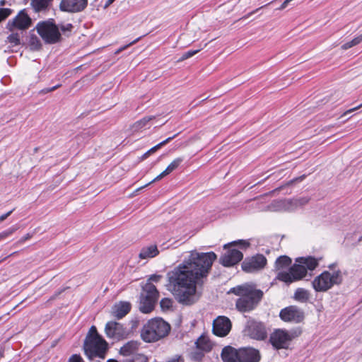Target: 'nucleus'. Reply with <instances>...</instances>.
<instances>
[{"instance_id": "1", "label": "nucleus", "mask_w": 362, "mask_h": 362, "mask_svg": "<svg viewBox=\"0 0 362 362\" xmlns=\"http://www.w3.org/2000/svg\"><path fill=\"white\" fill-rule=\"evenodd\" d=\"M216 258L214 252L192 251L182 263L168 272V290L180 303L191 305L198 301L197 285L204 284Z\"/></svg>"}, {"instance_id": "2", "label": "nucleus", "mask_w": 362, "mask_h": 362, "mask_svg": "<svg viewBox=\"0 0 362 362\" xmlns=\"http://www.w3.org/2000/svg\"><path fill=\"white\" fill-rule=\"evenodd\" d=\"M228 293L239 296L235 301V306L241 313L250 312L255 309L264 296L263 291L257 288L254 284H245L233 287Z\"/></svg>"}, {"instance_id": "3", "label": "nucleus", "mask_w": 362, "mask_h": 362, "mask_svg": "<svg viewBox=\"0 0 362 362\" xmlns=\"http://www.w3.org/2000/svg\"><path fill=\"white\" fill-rule=\"evenodd\" d=\"M170 331V325L162 318L151 319L141 331V339L147 343L157 341L165 337Z\"/></svg>"}, {"instance_id": "4", "label": "nucleus", "mask_w": 362, "mask_h": 362, "mask_svg": "<svg viewBox=\"0 0 362 362\" xmlns=\"http://www.w3.org/2000/svg\"><path fill=\"white\" fill-rule=\"evenodd\" d=\"M343 281L341 270H334L332 272L324 271L317 276L312 281V286L316 292H326L334 286H339Z\"/></svg>"}, {"instance_id": "5", "label": "nucleus", "mask_w": 362, "mask_h": 362, "mask_svg": "<svg viewBox=\"0 0 362 362\" xmlns=\"http://www.w3.org/2000/svg\"><path fill=\"white\" fill-rule=\"evenodd\" d=\"M35 29L47 44H55L62 39L59 26L54 23L53 19L39 22Z\"/></svg>"}, {"instance_id": "6", "label": "nucleus", "mask_w": 362, "mask_h": 362, "mask_svg": "<svg viewBox=\"0 0 362 362\" xmlns=\"http://www.w3.org/2000/svg\"><path fill=\"white\" fill-rule=\"evenodd\" d=\"M159 297L156 287L151 282H146L143 286L140 296L139 310L143 313H149L155 308Z\"/></svg>"}, {"instance_id": "7", "label": "nucleus", "mask_w": 362, "mask_h": 362, "mask_svg": "<svg viewBox=\"0 0 362 362\" xmlns=\"http://www.w3.org/2000/svg\"><path fill=\"white\" fill-rule=\"evenodd\" d=\"M107 349V343L103 337L85 339L83 349L85 354L89 358L104 357Z\"/></svg>"}, {"instance_id": "8", "label": "nucleus", "mask_w": 362, "mask_h": 362, "mask_svg": "<svg viewBox=\"0 0 362 362\" xmlns=\"http://www.w3.org/2000/svg\"><path fill=\"white\" fill-rule=\"evenodd\" d=\"M306 274L307 271L305 265L298 262V264H294L291 266L288 272H279L277 274L276 279L289 284L302 279Z\"/></svg>"}, {"instance_id": "9", "label": "nucleus", "mask_w": 362, "mask_h": 362, "mask_svg": "<svg viewBox=\"0 0 362 362\" xmlns=\"http://www.w3.org/2000/svg\"><path fill=\"white\" fill-rule=\"evenodd\" d=\"M243 332L245 335L257 340H264L267 336L264 324L251 318L247 321Z\"/></svg>"}, {"instance_id": "10", "label": "nucleus", "mask_w": 362, "mask_h": 362, "mask_svg": "<svg viewBox=\"0 0 362 362\" xmlns=\"http://www.w3.org/2000/svg\"><path fill=\"white\" fill-rule=\"evenodd\" d=\"M32 25V19L27 13L25 9L21 10L18 13L7 22L6 28L9 31L18 29L21 31L26 30Z\"/></svg>"}, {"instance_id": "11", "label": "nucleus", "mask_w": 362, "mask_h": 362, "mask_svg": "<svg viewBox=\"0 0 362 362\" xmlns=\"http://www.w3.org/2000/svg\"><path fill=\"white\" fill-rule=\"evenodd\" d=\"M105 332L107 337L117 340L126 338L129 334L127 329L122 324L115 321L107 322Z\"/></svg>"}, {"instance_id": "12", "label": "nucleus", "mask_w": 362, "mask_h": 362, "mask_svg": "<svg viewBox=\"0 0 362 362\" xmlns=\"http://www.w3.org/2000/svg\"><path fill=\"white\" fill-rule=\"evenodd\" d=\"M279 316L284 322L299 323L304 319V313L298 307L291 305L282 309L280 311Z\"/></svg>"}, {"instance_id": "13", "label": "nucleus", "mask_w": 362, "mask_h": 362, "mask_svg": "<svg viewBox=\"0 0 362 362\" xmlns=\"http://www.w3.org/2000/svg\"><path fill=\"white\" fill-rule=\"evenodd\" d=\"M292 338L284 330L277 329L271 334L269 341L276 349H287Z\"/></svg>"}, {"instance_id": "14", "label": "nucleus", "mask_w": 362, "mask_h": 362, "mask_svg": "<svg viewBox=\"0 0 362 362\" xmlns=\"http://www.w3.org/2000/svg\"><path fill=\"white\" fill-rule=\"evenodd\" d=\"M266 264V257L258 254L250 259H245L242 263V269L246 272H254L263 269Z\"/></svg>"}, {"instance_id": "15", "label": "nucleus", "mask_w": 362, "mask_h": 362, "mask_svg": "<svg viewBox=\"0 0 362 362\" xmlns=\"http://www.w3.org/2000/svg\"><path fill=\"white\" fill-rule=\"evenodd\" d=\"M231 329V322L225 316H219L213 322L212 332L218 337L226 336Z\"/></svg>"}, {"instance_id": "16", "label": "nucleus", "mask_w": 362, "mask_h": 362, "mask_svg": "<svg viewBox=\"0 0 362 362\" xmlns=\"http://www.w3.org/2000/svg\"><path fill=\"white\" fill-rule=\"evenodd\" d=\"M88 5V0H62L59 8L68 13H78L83 11Z\"/></svg>"}, {"instance_id": "17", "label": "nucleus", "mask_w": 362, "mask_h": 362, "mask_svg": "<svg viewBox=\"0 0 362 362\" xmlns=\"http://www.w3.org/2000/svg\"><path fill=\"white\" fill-rule=\"evenodd\" d=\"M243 253L236 249H230L220 258V263L224 267H232L242 260Z\"/></svg>"}, {"instance_id": "18", "label": "nucleus", "mask_w": 362, "mask_h": 362, "mask_svg": "<svg viewBox=\"0 0 362 362\" xmlns=\"http://www.w3.org/2000/svg\"><path fill=\"white\" fill-rule=\"evenodd\" d=\"M240 362H259L261 358L259 351L251 347H243L238 349Z\"/></svg>"}, {"instance_id": "19", "label": "nucleus", "mask_w": 362, "mask_h": 362, "mask_svg": "<svg viewBox=\"0 0 362 362\" xmlns=\"http://www.w3.org/2000/svg\"><path fill=\"white\" fill-rule=\"evenodd\" d=\"M131 310V304L129 302H119L115 304L111 310L113 317L120 320L127 315Z\"/></svg>"}, {"instance_id": "20", "label": "nucleus", "mask_w": 362, "mask_h": 362, "mask_svg": "<svg viewBox=\"0 0 362 362\" xmlns=\"http://www.w3.org/2000/svg\"><path fill=\"white\" fill-rule=\"evenodd\" d=\"M221 356L223 362H240L238 349L230 346H225Z\"/></svg>"}, {"instance_id": "21", "label": "nucleus", "mask_w": 362, "mask_h": 362, "mask_svg": "<svg viewBox=\"0 0 362 362\" xmlns=\"http://www.w3.org/2000/svg\"><path fill=\"white\" fill-rule=\"evenodd\" d=\"M267 211H291L289 199L274 200L267 206Z\"/></svg>"}, {"instance_id": "22", "label": "nucleus", "mask_w": 362, "mask_h": 362, "mask_svg": "<svg viewBox=\"0 0 362 362\" xmlns=\"http://www.w3.org/2000/svg\"><path fill=\"white\" fill-rule=\"evenodd\" d=\"M183 158L179 157L173 160L165 168V170H163L160 174H159L158 176H156L152 182H156L161 180L165 176L170 174L172 172H173L175 170H176L180 165L182 163Z\"/></svg>"}, {"instance_id": "23", "label": "nucleus", "mask_w": 362, "mask_h": 362, "mask_svg": "<svg viewBox=\"0 0 362 362\" xmlns=\"http://www.w3.org/2000/svg\"><path fill=\"white\" fill-rule=\"evenodd\" d=\"M141 343L137 341H129L124 344L119 349V354L124 356L134 354L138 351Z\"/></svg>"}, {"instance_id": "24", "label": "nucleus", "mask_w": 362, "mask_h": 362, "mask_svg": "<svg viewBox=\"0 0 362 362\" xmlns=\"http://www.w3.org/2000/svg\"><path fill=\"white\" fill-rule=\"evenodd\" d=\"M159 254V251L156 245H150L143 247L139 252V257L140 259H145L148 258H153Z\"/></svg>"}, {"instance_id": "25", "label": "nucleus", "mask_w": 362, "mask_h": 362, "mask_svg": "<svg viewBox=\"0 0 362 362\" xmlns=\"http://www.w3.org/2000/svg\"><path fill=\"white\" fill-rule=\"evenodd\" d=\"M320 259L309 256L307 257H299L296 259V262L305 265L306 271H313L318 266Z\"/></svg>"}, {"instance_id": "26", "label": "nucleus", "mask_w": 362, "mask_h": 362, "mask_svg": "<svg viewBox=\"0 0 362 362\" xmlns=\"http://www.w3.org/2000/svg\"><path fill=\"white\" fill-rule=\"evenodd\" d=\"M294 299L300 303H306L310 298V292L303 288H298L294 293Z\"/></svg>"}, {"instance_id": "27", "label": "nucleus", "mask_w": 362, "mask_h": 362, "mask_svg": "<svg viewBox=\"0 0 362 362\" xmlns=\"http://www.w3.org/2000/svg\"><path fill=\"white\" fill-rule=\"evenodd\" d=\"M11 32V33L7 36L6 42L11 44L12 47L20 45L23 32H14V30Z\"/></svg>"}, {"instance_id": "28", "label": "nucleus", "mask_w": 362, "mask_h": 362, "mask_svg": "<svg viewBox=\"0 0 362 362\" xmlns=\"http://www.w3.org/2000/svg\"><path fill=\"white\" fill-rule=\"evenodd\" d=\"M52 0H32L30 5L35 12H40L46 10Z\"/></svg>"}, {"instance_id": "29", "label": "nucleus", "mask_w": 362, "mask_h": 362, "mask_svg": "<svg viewBox=\"0 0 362 362\" xmlns=\"http://www.w3.org/2000/svg\"><path fill=\"white\" fill-rule=\"evenodd\" d=\"M291 264V259L288 256L283 255L278 257L275 262V269L281 270L286 269Z\"/></svg>"}, {"instance_id": "30", "label": "nucleus", "mask_w": 362, "mask_h": 362, "mask_svg": "<svg viewBox=\"0 0 362 362\" xmlns=\"http://www.w3.org/2000/svg\"><path fill=\"white\" fill-rule=\"evenodd\" d=\"M154 118V117L153 116H151V117H144V118H142L141 119L136 122L133 125H132V130L133 131H139L140 129H141L142 128H144L146 124L151 121Z\"/></svg>"}, {"instance_id": "31", "label": "nucleus", "mask_w": 362, "mask_h": 362, "mask_svg": "<svg viewBox=\"0 0 362 362\" xmlns=\"http://www.w3.org/2000/svg\"><path fill=\"white\" fill-rule=\"evenodd\" d=\"M309 200L310 199L306 197L289 199V202H291V211L295 210L298 206L305 205L308 203Z\"/></svg>"}, {"instance_id": "32", "label": "nucleus", "mask_w": 362, "mask_h": 362, "mask_svg": "<svg viewBox=\"0 0 362 362\" xmlns=\"http://www.w3.org/2000/svg\"><path fill=\"white\" fill-rule=\"evenodd\" d=\"M197 348L203 351H209L211 349V345L204 337H199L195 342Z\"/></svg>"}, {"instance_id": "33", "label": "nucleus", "mask_w": 362, "mask_h": 362, "mask_svg": "<svg viewBox=\"0 0 362 362\" xmlns=\"http://www.w3.org/2000/svg\"><path fill=\"white\" fill-rule=\"evenodd\" d=\"M361 42H362V34L356 36L352 40L344 43L341 46V49H344V50L348 49H349V48H351V47H352L354 46H356V45H358Z\"/></svg>"}, {"instance_id": "34", "label": "nucleus", "mask_w": 362, "mask_h": 362, "mask_svg": "<svg viewBox=\"0 0 362 362\" xmlns=\"http://www.w3.org/2000/svg\"><path fill=\"white\" fill-rule=\"evenodd\" d=\"M30 47L33 50H39L42 47V43L36 35H31L30 38Z\"/></svg>"}, {"instance_id": "35", "label": "nucleus", "mask_w": 362, "mask_h": 362, "mask_svg": "<svg viewBox=\"0 0 362 362\" xmlns=\"http://www.w3.org/2000/svg\"><path fill=\"white\" fill-rule=\"evenodd\" d=\"M180 133L175 134L173 136H170V137L167 138L166 139H165L164 141H161L160 143L158 144L155 146L152 147L146 152V154H150V153H153L156 152L161 146H164L165 144H166L167 143H168L169 141L173 140L174 138H175Z\"/></svg>"}, {"instance_id": "36", "label": "nucleus", "mask_w": 362, "mask_h": 362, "mask_svg": "<svg viewBox=\"0 0 362 362\" xmlns=\"http://www.w3.org/2000/svg\"><path fill=\"white\" fill-rule=\"evenodd\" d=\"M173 300L168 298L161 299L160 302V308L163 310H168L173 307Z\"/></svg>"}, {"instance_id": "37", "label": "nucleus", "mask_w": 362, "mask_h": 362, "mask_svg": "<svg viewBox=\"0 0 362 362\" xmlns=\"http://www.w3.org/2000/svg\"><path fill=\"white\" fill-rule=\"evenodd\" d=\"M18 230L16 226H13L8 229L0 233V241L5 240L6 238L12 235L15 231Z\"/></svg>"}, {"instance_id": "38", "label": "nucleus", "mask_w": 362, "mask_h": 362, "mask_svg": "<svg viewBox=\"0 0 362 362\" xmlns=\"http://www.w3.org/2000/svg\"><path fill=\"white\" fill-rule=\"evenodd\" d=\"M201 49H195V50H189V51L185 52L180 57V59H178V62H182L185 59H187L193 57L194 54L198 53Z\"/></svg>"}, {"instance_id": "39", "label": "nucleus", "mask_w": 362, "mask_h": 362, "mask_svg": "<svg viewBox=\"0 0 362 362\" xmlns=\"http://www.w3.org/2000/svg\"><path fill=\"white\" fill-rule=\"evenodd\" d=\"M97 337H102L98 332L97 329L95 326H91L86 337V339H93V338H97Z\"/></svg>"}, {"instance_id": "40", "label": "nucleus", "mask_w": 362, "mask_h": 362, "mask_svg": "<svg viewBox=\"0 0 362 362\" xmlns=\"http://www.w3.org/2000/svg\"><path fill=\"white\" fill-rule=\"evenodd\" d=\"M12 13V9L7 8H0V23L5 20L7 17H8Z\"/></svg>"}, {"instance_id": "41", "label": "nucleus", "mask_w": 362, "mask_h": 362, "mask_svg": "<svg viewBox=\"0 0 362 362\" xmlns=\"http://www.w3.org/2000/svg\"><path fill=\"white\" fill-rule=\"evenodd\" d=\"M192 358L194 361H199L204 357V351L198 349L197 351L192 353Z\"/></svg>"}, {"instance_id": "42", "label": "nucleus", "mask_w": 362, "mask_h": 362, "mask_svg": "<svg viewBox=\"0 0 362 362\" xmlns=\"http://www.w3.org/2000/svg\"><path fill=\"white\" fill-rule=\"evenodd\" d=\"M134 360L139 362H148V357L142 354H139L134 356Z\"/></svg>"}, {"instance_id": "43", "label": "nucleus", "mask_w": 362, "mask_h": 362, "mask_svg": "<svg viewBox=\"0 0 362 362\" xmlns=\"http://www.w3.org/2000/svg\"><path fill=\"white\" fill-rule=\"evenodd\" d=\"M61 86V84H58V85H56L53 87H51V88H44V89H42L39 93L40 94H46V93H50L56 89H57L58 88H59Z\"/></svg>"}, {"instance_id": "44", "label": "nucleus", "mask_w": 362, "mask_h": 362, "mask_svg": "<svg viewBox=\"0 0 362 362\" xmlns=\"http://www.w3.org/2000/svg\"><path fill=\"white\" fill-rule=\"evenodd\" d=\"M69 362H83V360L80 355L74 354L69 358Z\"/></svg>"}, {"instance_id": "45", "label": "nucleus", "mask_w": 362, "mask_h": 362, "mask_svg": "<svg viewBox=\"0 0 362 362\" xmlns=\"http://www.w3.org/2000/svg\"><path fill=\"white\" fill-rule=\"evenodd\" d=\"M162 278V276L161 275H158V274H153L151 276H150V277L148 278L147 282H158L160 280V279Z\"/></svg>"}, {"instance_id": "46", "label": "nucleus", "mask_w": 362, "mask_h": 362, "mask_svg": "<svg viewBox=\"0 0 362 362\" xmlns=\"http://www.w3.org/2000/svg\"><path fill=\"white\" fill-rule=\"evenodd\" d=\"M140 37H138L136 38V40H133L132 42L129 43L128 45H124L120 48H119L117 51H116V54H118L119 52H121L122 51L124 50L127 47H129L130 45H132L134 44H135L136 42H138L139 40Z\"/></svg>"}, {"instance_id": "47", "label": "nucleus", "mask_w": 362, "mask_h": 362, "mask_svg": "<svg viewBox=\"0 0 362 362\" xmlns=\"http://www.w3.org/2000/svg\"><path fill=\"white\" fill-rule=\"evenodd\" d=\"M61 29V30L65 32V31H70L73 28V25L71 23H68L66 25H60L59 27V29Z\"/></svg>"}, {"instance_id": "48", "label": "nucleus", "mask_w": 362, "mask_h": 362, "mask_svg": "<svg viewBox=\"0 0 362 362\" xmlns=\"http://www.w3.org/2000/svg\"><path fill=\"white\" fill-rule=\"evenodd\" d=\"M231 244H238L241 245L242 247L246 248L250 245V243L245 240H240L238 242H233Z\"/></svg>"}, {"instance_id": "49", "label": "nucleus", "mask_w": 362, "mask_h": 362, "mask_svg": "<svg viewBox=\"0 0 362 362\" xmlns=\"http://www.w3.org/2000/svg\"><path fill=\"white\" fill-rule=\"evenodd\" d=\"M13 211H14V209L11 210V211H9L8 212H7L6 214H2L1 216H0V222H2L5 219H6L12 214V212Z\"/></svg>"}, {"instance_id": "50", "label": "nucleus", "mask_w": 362, "mask_h": 362, "mask_svg": "<svg viewBox=\"0 0 362 362\" xmlns=\"http://www.w3.org/2000/svg\"><path fill=\"white\" fill-rule=\"evenodd\" d=\"M31 238V235L30 233H27L25 236L22 237L20 240H19V243H24L25 240L30 239Z\"/></svg>"}, {"instance_id": "51", "label": "nucleus", "mask_w": 362, "mask_h": 362, "mask_svg": "<svg viewBox=\"0 0 362 362\" xmlns=\"http://www.w3.org/2000/svg\"><path fill=\"white\" fill-rule=\"evenodd\" d=\"M267 5H268V4H266V5H264V6H262L259 7V8H257L256 10H254L253 11H252V12L249 13L247 16H244L243 18H247L249 16H250L251 15H252V14L255 13L257 11H259V9H261V8H264V7L267 6Z\"/></svg>"}, {"instance_id": "52", "label": "nucleus", "mask_w": 362, "mask_h": 362, "mask_svg": "<svg viewBox=\"0 0 362 362\" xmlns=\"http://www.w3.org/2000/svg\"><path fill=\"white\" fill-rule=\"evenodd\" d=\"M362 107V103L361 105H359L357 107H355L354 108H351V109H349L346 112H344V115H346V114H349V113H351L356 110H358L359 108H361Z\"/></svg>"}, {"instance_id": "53", "label": "nucleus", "mask_w": 362, "mask_h": 362, "mask_svg": "<svg viewBox=\"0 0 362 362\" xmlns=\"http://www.w3.org/2000/svg\"><path fill=\"white\" fill-rule=\"evenodd\" d=\"M304 178H305V175H303L302 176H300V177H298L297 178H295V179L291 180L290 183H294V182H296L297 181H302Z\"/></svg>"}, {"instance_id": "54", "label": "nucleus", "mask_w": 362, "mask_h": 362, "mask_svg": "<svg viewBox=\"0 0 362 362\" xmlns=\"http://www.w3.org/2000/svg\"><path fill=\"white\" fill-rule=\"evenodd\" d=\"M115 0H107L105 4V7L107 8L111 5Z\"/></svg>"}, {"instance_id": "55", "label": "nucleus", "mask_w": 362, "mask_h": 362, "mask_svg": "<svg viewBox=\"0 0 362 362\" xmlns=\"http://www.w3.org/2000/svg\"><path fill=\"white\" fill-rule=\"evenodd\" d=\"M335 266H336V264H334H334H329V265L328 266V268H329L330 270H333V269H334V268L335 267Z\"/></svg>"}, {"instance_id": "56", "label": "nucleus", "mask_w": 362, "mask_h": 362, "mask_svg": "<svg viewBox=\"0 0 362 362\" xmlns=\"http://www.w3.org/2000/svg\"><path fill=\"white\" fill-rule=\"evenodd\" d=\"M6 0H0V6H3L6 4Z\"/></svg>"}, {"instance_id": "57", "label": "nucleus", "mask_w": 362, "mask_h": 362, "mask_svg": "<svg viewBox=\"0 0 362 362\" xmlns=\"http://www.w3.org/2000/svg\"><path fill=\"white\" fill-rule=\"evenodd\" d=\"M4 357V351L0 350V359Z\"/></svg>"}, {"instance_id": "58", "label": "nucleus", "mask_w": 362, "mask_h": 362, "mask_svg": "<svg viewBox=\"0 0 362 362\" xmlns=\"http://www.w3.org/2000/svg\"><path fill=\"white\" fill-rule=\"evenodd\" d=\"M107 362H118V361L115 359L110 358V359L107 360Z\"/></svg>"}, {"instance_id": "59", "label": "nucleus", "mask_w": 362, "mask_h": 362, "mask_svg": "<svg viewBox=\"0 0 362 362\" xmlns=\"http://www.w3.org/2000/svg\"><path fill=\"white\" fill-rule=\"evenodd\" d=\"M148 155H149V154H146V153L144 154L143 158H147V157H148Z\"/></svg>"}, {"instance_id": "60", "label": "nucleus", "mask_w": 362, "mask_h": 362, "mask_svg": "<svg viewBox=\"0 0 362 362\" xmlns=\"http://www.w3.org/2000/svg\"><path fill=\"white\" fill-rule=\"evenodd\" d=\"M88 132H84V133H83V134H82V135H84V136H85V135H88Z\"/></svg>"}, {"instance_id": "61", "label": "nucleus", "mask_w": 362, "mask_h": 362, "mask_svg": "<svg viewBox=\"0 0 362 362\" xmlns=\"http://www.w3.org/2000/svg\"><path fill=\"white\" fill-rule=\"evenodd\" d=\"M358 241H362V235L358 238Z\"/></svg>"}, {"instance_id": "62", "label": "nucleus", "mask_w": 362, "mask_h": 362, "mask_svg": "<svg viewBox=\"0 0 362 362\" xmlns=\"http://www.w3.org/2000/svg\"><path fill=\"white\" fill-rule=\"evenodd\" d=\"M79 138H80V136H76V139H77L78 140L79 139Z\"/></svg>"}, {"instance_id": "63", "label": "nucleus", "mask_w": 362, "mask_h": 362, "mask_svg": "<svg viewBox=\"0 0 362 362\" xmlns=\"http://www.w3.org/2000/svg\"><path fill=\"white\" fill-rule=\"evenodd\" d=\"M153 182H150L148 184H146V186H148L149 184L152 183Z\"/></svg>"}]
</instances>
